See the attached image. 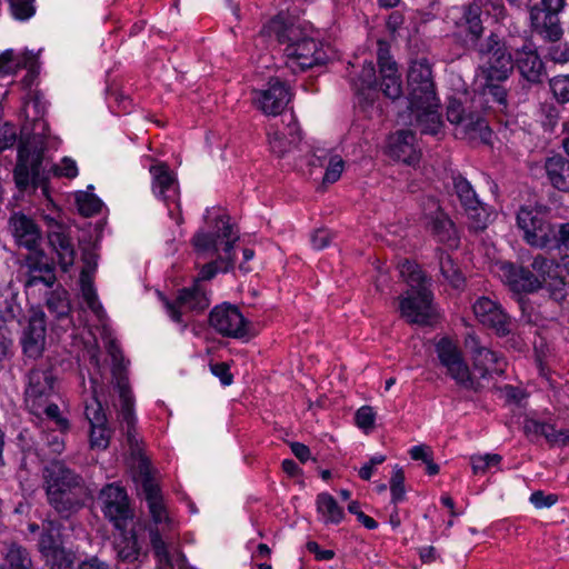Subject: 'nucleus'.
I'll list each match as a JSON object with an SVG mask.
<instances>
[{
  "instance_id": "nucleus-1",
  "label": "nucleus",
  "mask_w": 569,
  "mask_h": 569,
  "mask_svg": "<svg viewBox=\"0 0 569 569\" xmlns=\"http://www.w3.org/2000/svg\"><path fill=\"white\" fill-rule=\"evenodd\" d=\"M377 63L378 74L375 63L365 61L361 71L352 80L356 106L362 112L367 113L373 108L379 93L392 102L406 101L408 110L440 107L432 67L428 59L411 61L407 72L406 93L398 64L383 41L378 42Z\"/></svg>"
},
{
  "instance_id": "nucleus-2",
  "label": "nucleus",
  "mask_w": 569,
  "mask_h": 569,
  "mask_svg": "<svg viewBox=\"0 0 569 569\" xmlns=\"http://www.w3.org/2000/svg\"><path fill=\"white\" fill-rule=\"evenodd\" d=\"M476 52L483 59L478 68L477 92L469 102L449 98L446 114L450 123L462 126L467 133H478L487 141L492 131L485 113L492 108L490 103L496 104L500 111L508 107L507 82L515 69L516 48L498 33L490 32Z\"/></svg>"
},
{
  "instance_id": "nucleus-3",
  "label": "nucleus",
  "mask_w": 569,
  "mask_h": 569,
  "mask_svg": "<svg viewBox=\"0 0 569 569\" xmlns=\"http://www.w3.org/2000/svg\"><path fill=\"white\" fill-rule=\"evenodd\" d=\"M32 108L33 116L31 128L26 122L20 132L19 146L17 147V162L12 170L16 188L24 192L42 191L46 198H50V177L44 162L46 144L50 128L44 120L47 111L43 94L36 90L29 91L23 100V112L29 119V108Z\"/></svg>"
},
{
  "instance_id": "nucleus-4",
  "label": "nucleus",
  "mask_w": 569,
  "mask_h": 569,
  "mask_svg": "<svg viewBox=\"0 0 569 569\" xmlns=\"http://www.w3.org/2000/svg\"><path fill=\"white\" fill-rule=\"evenodd\" d=\"M239 237L233 232V224L228 214H219L213 219L210 230L197 231L191 243L198 257L210 256L212 259L199 268L192 281L206 286L219 273H228L234 268V243Z\"/></svg>"
},
{
  "instance_id": "nucleus-5",
  "label": "nucleus",
  "mask_w": 569,
  "mask_h": 569,
  "mask_svg": "<svg viewBox=\"0 0 569 569\" xmlns=\"http://www.w3.org/2000/svg\"><path fill=\"white\" fill-rule=\"evenodd\" d=\"M9 228L18 246L29 250L24 258L27 268L24 287L32 288L43 284L53 288L57 283L56 263L40 247L42 231L37 222L26 213L13 212L9 218Z\"/></svg>"
},
{
  "instance_id": "nucleus-6",
  "label": "nucleus",
  "mask_w": 569,
  "mask_h": 569,
  "mask_svg": "<svg viewBox=\"0 0 569 569\" xmlns=\"http://www.w3.org/2000/svg\"><path fill=\"white\" fill-rule=\"evenodd\" d=\"M270 33L280 44H286L287 66L293 73L306 72L328 63L329 57L322 41L305 33L293 24H286L281 19L273 18L267 26Z\"/></svg>"
},
{
  "instance_id": "nucleus-7",
  "label": "nucleus",
  "mask_w": 569,
  "mask_h": 569,
  "mask_svg": "<svg viewBox=\"0 0 569 569\" xmlns=\"http://www.w3.org/2000/svg\"><path fill=\"white\" fill-rule=\"evenodd\" d=\"M139 475L141 477V495L143 496L151 518V522L147 527L151 549L159 565L172 567V560L167 543V532L171 528V519L163 502L161 489L154 481L147 461L140 463Z\"/></svg>"
},
{
  "instance_id": "nucleus-8",
  "label": "nucleus",
  "mask_w": 569,
  "mask_h": 569,
  "mask_svg": "<svg viewBox=\"0 0 569 569\" xmlns=\"http://www.w3.org/2000/svg\"><path fill=\"white\" fill-rule=\"evenodd\" d=\"M46 493L54 511L62 519H69L84 506L89 489L79 473L62 463H56L47 468Z\"/></svg>"
},
{
  "instance_id": "nucleus-9",
  "label": "nucleus",
  "mask_w": 569,
  "mask_h": 569,
  "mask_svg": "<svg viewBox=\"0 0 569 569\" xmlns=\"http://www.w3.org/2000/svg\"><path fill=\"white\" fill-rule=\"evenodd\" d=\"M547 268H549V260L542 256L533 258L531 269L512 261L501 262L499 267L501 278L508 289L515 295L522 316L530 315L532 307L526 296L543 288Z\"/></svg>"
},
{
  "instance_id": "nucleus-10",
  "label": "nucleus",
  "mask_w": 569,
  "mask_h": 569,
  "mask_svg": "<svg viewBox=\"0 0 569 569\" xmlns=\"http://www.w3.org/2000/svg\"><path fill=\"white\" fill-rule=\"evenodd\" d=\"M435 352L447 376L465 390L479 391L480 382L471 372L458 342L450 336H442L435 341Z\"/></svg>"
},
{
  "instance_id": "nucleus-11",
  "label": "nucleus",
  "mask_w": 569,
  "mask_h": 569,
  "mask_svg": "<svg viewBox=\"0 0 569 569\" xmlns=\"http://www.w3.org/2000/svg\"><path fill=\"white\" fill-rule=\"evenodd\" d=\"M44 236L47 246L51 253L56 267L59 266L63 273L70 271L77 258V250L72 238V229L66 222L51 216H43Z\"/></svg>"
},
{
  "instance_id": "nucleus-12",
  "label": "nucleus",
  "mask_w": 569,
  "mask_h": 569,
  "mask_svg": "<svg viewBox=\"0 0 569 569\" xmlns=\"http://www.w3.org/2000/svg\"><path fill=\"white\" fill-rule=\"evenodd\" d=\"M516 222L529 246L551 250L556 223L550 222L542 211L536 207L521 206Z\"/></svg>"
},
{
  "instance_id": "nucleus-13",
  "label": "nucleus",
  "mask_w": 569,
  "mask_h": 569,
  "mask_svg": "<svg viewBox=\"0 0 569 569\" xmlns=\"http://www.w3.org/2000/svg\"><path fill=\"white\" fill-rule=\"evenodd\" d=\"M149 172L151 190L154 197L163 202L170 219L178 223V179L176 172L166 161H154Z\"/></svg>"
},
{
  "instance_id": "nucleus-14",
  "label": "nucleus",
  "mask_w": 569,
  "mask_h": 569,
  "mask_svg": "<svg viewBox=\"0 0 569 569\" xmlns=\"http://www.w3.org/2000/svg\"><path fill=\"white\" fill-rule=\"evenodd\" d=\"M208 322L217 333L226 338L243 339L249 336V321L238 306L227 301L210 310Z\"/></svg>"
},
{
  "instance_id": "nucleus-15",
  "label": "nucleus",
  "mask_w": 569,
  "mask_h": 569,
  "mask_svg": "<svg viewBox=\"0 0 569 569\" xmlns=\"http://www.w3.org/2000/svg\"><path fill=\"white\" fill-rule=\"evenodd\" d=\"M98 501L104 518L118 530H124L128 520L133 517L124 487L117 482L104 485L99 491Z\"/></svg>"
},
{
  "instance_id": "nucleus-16",
  "label": "nucleus",
  "mask_w": 569,
  "mask_h": 569,
  "mask_svg": "<svg viewBox=\"0 0 569 569\" xmlns=\"http://www.w3.org/2000/svg\"><path fill=\"white\" fill-rule=\"evenodd\" d=\"M433 293L427 287H412L399 300V311L410 325L428 326L431 320Z\"/></svg>"
},
{
  "instance_id": "nucleus-17",
  "label": "nucleus",
  "mask_w": 569,
  "mask_h": 569,
  "mask_svg": "<svg viewBox=\"0 0 569 569\" xmlns=\"http://www.w3.org/2000/svg\"><path fill=\"white\" fill-rule=\"evenodd\" d=\"M57 377L51 368H33L28 373L24 389L26 403L34 415L49 401L54 393Z\"/></svg>"
},
{
  "instance_id": "nucleus-18",
  "label": "nucleus",
  "mask_w": 569,
  "mask_h": 569,
  "mask_svg": "<svg viewBox=\"0 0 569 569\" xmlns=\"http://www.w3.org/2000/svg\"><path fill=\"white\" fill-rule=\"evenodd\" d=\"M472 311L476 319L497 337L505 338L512 332L511 318L498 301L481 296L473 302Z\"/></svg>"
},
{
  "instance_id": "nucleus-19",
  "label": "nucleus",
  "mask_w": 569,
  "mask_h": 569,
  "mask_svg": "<svg viewBox=\"0 0 569 569\" xmlns=\"http://www.w3.org/2000/svg\"><path fill=\"white\" fill-rule=\"evenodd\" d=\"M84 417L89 422V445L92 450H106L110 445L112 430L108 425V418L102 403L96 395L90 402H86Z\"/></svg>"
},
{
  "instance_id": "nucleus-20",
  "label": "nucleus",
  "mask_w": 569,
  "mask_h": 569,
  "mask_svg": "<svg viewBox=\"0 0 569 569\" xmlns=\"http://www.w3.org/2000/svg\"><path fill=\"white\" fill-rule=\"evenodd\" d=\"M109 352L113 361L112 373L117 377V387L121 402L120 417L127 425L129 432L130 429L134 428L137 421L134 415V398L128 378L121 376V371L124 370V360L121 350L114 343H111Z\"/></svg>"
},
{
  "instance_id": "nucleus-21",
  "label": "nucleus",
  "mask_w": 569,
  "mask_h": 569,
  "mask_svg": "<svg viewBox=\"0 0 569 569\" xmlns=\"http://www.w3.org/2000/svg\"><path fill=\"white\" fill-rule=\"evenodd\" d=\"M458 37L467 49L477 50L482 44L485 32L482 9L476 3L463 6L462 14L457 22Z\"/></svg>"
},
{
  "instance_id": "nucleus-22",
  "label": "nucleus",
  "mask_w": 569,
  "mask_h": 569,
  "mask_svg": "<svg viewBox=\"0 0 569 569\" xmlns=\"http://www.w3.org/2000/svg\"><path fill=\"white\" fill-rule=\"evenodd\" d=\"M291 99L290 87L279 78H270L267 88L256 97L258 108L268 116H278Z\"/></svg>"
},
{
  "instance_id": "nucleus-23",
  "label": "nucleus",
  "mask_w": 569,
  "mask_h": 569,
  "mask_svg": "<svg viewBox=\"0 0 569 569\" xmlns=\"http://www.w3.org/2000/svg\"><path fill=\"white\" fill-rule=\"evenodd\" d=\"M515 68L526 81L532 84L542 83L547 74L545 63L537 48L528 40L521 47L516 48Z\"/></svg>"
},
{
  "instance_id": "nucleus-24",
  "label": "nucleus",
  "mask_w": 569,
  "mask_h": 569,
  "mask_svg": "<svg viewBox=\"0 0 569 569\" xmlns=\"http://www.w3.org/2000/svg\"><path fill=\"white\" fill-rule=\"evenodd\" d=\"M426 219V229L437 242L451 249L458 248L460 237L456 223L440 206L433 212L428 213Z\"/></svg>"
},
{
  "instance_id": "nucleus-25",
  "label": "nucleus",
  "mask_w": 569,
  "mask_h": 569,
  "mask_svg": "<svg viewBox=\"0 0 569 569\" xmlns=\"http://www.w3.org/2000/svg\"><path fill=\"white\" fill-rule=\"evenodd\" d=\"M212 301V290L207 286L191 282L190 286L180 288V322L181 317L188 315L197 317L203 315Z\"/></svg>"
},
{
  "instance_id": "nucleus-26",
  "label": "nucleus",
  "mask_w": 569,
  "mask_h": 569,
  "mask_svg": "<svg viewBox=\"0 0 569 569\" xmlns=\"http://www.w3.org/2000/svg\"><path fill=\"white\" fill-rule=\"evenodd\" d=\"M46 341V315L42 310L34 311L29 318L28 326L21 337L23 353L29 358L42 355Z\"/></svg>"
},
{
  "instance_id": "nucleus-27",
  "label": "nucleus",
  "mask_w": 569,
  "mask_h": 569,
  "mask_svg": "<svg viewBox=\"0 0 569 569\" xmlns=\"http://www.w3.org/2000/svg\"><path fill=\"white\" fill-rule=\"evenodd\" d=\"M63 525L58 520H43L41 525L31 522L28 525L30 533H38L37 548L41 556L64 546Z\"/></svg>"
},
{
  "instance_id": "nucleus-28",
  "label": "nucleus",
  "mask_w": 569,
  "mask_h": 569,
  "mask_svg": "<svg viewBox=\"0 0 569 569\" xmlns=\"http://www.w3.org/2000/svg\"><path fill=\"white\" fill-rule=\"evenodd\" d=\"M465 347L470 351L472 366L480 373V378H487L490 373V367L499 361L498 352L481 346L480 338L471 332L465 338Z\"/></svg>"
},
{
  "instance_id": "nucleus-29",
  "label": "nucleus",
  "mask_w": 569,
  "mask_h": 569,
  "mask_svg": "<svg viewBox=\"0 0 569 569\" xmlns=\"http://www.w3.org/2000/svg\"><path fill=\"white\" fill-rule=\"evenodd\" d=\"M523 432L527 437H543L551 448L556 446L566 447L569 445L568 429L557 430L553 423L538 419L527 418L523 423Z\"/></svg>"
},
{
  "instance_id": "nucleus-30",
  "label": "nucleus",
  "mask_w": 569,
  "mask_h": 569,
  "mask_svg": "<svg viewBox=\"0 0 569 569\" xmlns=\"http://www.w3.org/2000/svg\"><path fill=\"white\" fill-rule=\"evenodd\" d=\"M559 13H549L538 11L537 8H530V21L532 31L545 40L557 42L561 39L563 30L560 26Z\"/></svg>"
},
{
  "instance_id": "nucleus-31",
  "label": "nucleus",
  "mask_w": 569,
  "mask_h": 569,
  "mask_svg": "<svg viewBox=\"0 0 569 569\" xmlns=\"http://www.w3.org/2000/svg\"><path fill=\"white\" fill-rule=\"evenodd\" d=\"M462 210L467 218L468 229L476 233L485 231L497 216L495 209L479 198L478 204L468 203L462 207Z\"/></svg>"
},
{
  "instance_id": "nucleus-32",
  "label": "nucleus",
  "mask_w": 569,
  "mask_h": 569,
  "mask_svg": "<svg viewBox=\"0 0 569 569\" xmlns=\"http://www.w3.org/2000/svg\"><path fill=\"white\" fill-rule=\"evenodd\" d=\"M416 134L411 130H399L390 138L389 153L407 164L417 160L415 149Z\"/></svg>"
},
{
  "instance_id": "nucleus-33",
  "label": "nucleus",
  "mask_w": 569,
  "mask_h": 569,
  "mask_svg": "<svg viewBox=\"0 0 569 569\" xmlns=\"http://www.w3.org/2000/svg\"><path fill=\"white\" fill-rule=\"evenodd\" d=\"M545 169L550 184L561 192L569 193V159L559 153L553 154L547 158Z\"/></svg>"
},
{
  "instance_id": "nucleus-34",
  "label": "nucleus",
  "mask_w": 569,
  "mask_h": 569,
  "mask_svg": "<svg viewBox=\"0 0 569 569\" xmlns=\"http://www.w3.org/2000/svg\"><path fill=\"white\" fill-rule=\"evenodd\" d=\"M435 256L439 263L440 273L450 287L456 290H463L467 279L452 256L440 247L436 248Z\"/></svg>"
},
{
  "instance_id": "nucleus-35",
  "label": "nucleus",
  "mask_w": 569,
  "mask_h": 569,
  "mask_svg": "<svg viewBox=\"0 0 569 569\" xmlns=\"http://www.w3.org/2000/svg\"><path fill=\"white\" fill-rule=\"evenodd\" d=\"M14 318L13 307L9 305L8 300L0 301V370L3 369L4 361L13 355V340L6 322Z\"/></svg>"
},
{
  "instance_id": "nucleus-36",
  "label": "nucleus",
  "mask_w": 569,
  "mask_h": 569,
  "mask_svg": "<svg viewBox=\"0 0 569 569\" xmlns=\"http://www.w3.org/2000/svg\"><path fill=\"white\" fill-rule=\"evenodd\" d=\"M316 509L318 515L322 517L325 525H340L345 517V510L339 506L336 498L329 492H320L316 497Z\"/></svg>"
},
{
  "instance_id": "nucleus-37",
  "label": "nucleus",
  "mask_w": 569,
  "mask_h": 569,
  "mask_svg": "<svg viewBox=\"0 0 569 569\" xmlns=\"http://www.w3.org/2000/svg\"><path fill=\"white\" fill-rule=\"evenodd\" d=\"M46 307L57 320L68 318L72 310L68 290L62 284H57L47 293Z\"/></svg>"
},
{
  "instance_id": "nucleus-38",
  "label": "nucleus",
  "mask_w": 569,
  "mask_h": 569,
  "mask_svg": "<svg viewBox=\"0 0 569 569\" xmlns=\"http://www.w3.org/2000/svg\"><path fill=\"white\" fill-rule=\"evenodd\" d=\"M438 109L422 107L417 110H409L415 116L416 126L421 134L437 136L440 132L443 122Z\"/></svg>"
},
{
  "instance_id": "nucleus-39",
  "label": "nucleus",
  "mask_w": 569,
  "mask_h": 569,
  "mask_svg": "<svg viewBox=\"0 0 569 569\" xmlns=\"http://www.w3.org/2000/svg\"><path fill=\"white\" fill-rule=\"evenodd\" d=\"M120 541L116 545L118 559L126 563H133L140 559L141 547L138 541V536L134 529L130 531L122 530Z\"/></svg>"
},
{
  "instance_id": "nucleus-40",
  "label": "nucleus",
  "mask_w": 569,
  "mask_h": 569,
  "mask_svg": "<svg viewBox=\"0 0 569 569\" xmlns=\"http://www.w3.org/2000/svg\"><path fill=\"white\" fill-rule=\"evenodd\" d=\"M0 569H34L29 551L18 545H11L0 563Z\"/></svg>"
},
{
  "instance_id": "nucleus-41",
  "label": "nucleus",
  "mask_w": 569,
  "mask_h": 569,
  "mask_svg": "<svg viewBox=\"0 0 569 569\" xmlns=\"http://www.w3.org/2000/svg\"><path fill=\"white\" fill-rule=\"evenodd\" d=\"M452 188L457 196L461 208L468 203L478 204V194L473 189L471 182L460 172L453 171L451 173Z\"/></svg>"
},
{
  "instance_id": "nucleus-42",
  "label": "nucleus",
  "mask_w": 569,
  "mask_h": 569,
  "mask_svg": "<svg viewBox=\"0 0 569 569\" xmlns=\"http://www.w3.org/2000/svg\"><path fill=\"white\" fill-rule=\"evenodd\" d=\"M44 563L49 569H73L77 555L72 548L66 545L42 556Z\"/></svg>"
},
{
  "instance_id": "nucleus-43",
  "label": "nucleus",
  "mask_w": 569,
  "mask_h": 569,
  "mask_svg": "<svg viewBox=\"0 0 569 569\" xmlns=\"http://www.w3.org/2000/svg\"><path fill=\"white\" fill-rule=\"evenodd\" d=\"M76 204L80 216L89 218L101 212L103 202L94 193L80 191L76 194Z\"/></svg>"
},
{
  "instance_id": "nucleus-44",
  "label": "nucleus",
  "mask_w": 569,
  "mask_h": 569,
  "mask_svg": "<svg viewBox=\"0 0 569 569\" xmlns=\"http://www.w3.org/2000/svg\"><path fill=\"white\" fill-rule=\"evenodd\" d=\"M34 3L36 0H8L12 18L21 22L30 20L36 14Z\"/></svg>"
},
{
  "instance_id": "nucleus-45",
  "label": "nucleus",
  "mask_w": 569,
  "mask_h": 569,
  "mask_svg": "<svg viewBox=\"0 0 569 569\" xmlns=\"http://www.w3.org/2000/svg\"><path fill=\"white\" fill-rule=\"evenodd\" d=\"M345 160L341 158V156L330 154L322 178V186H329L337 182L345 170Z\"/></svg>"
},
{
  "instance_id": "nucleus-46",
  "label": "nucleus",
  "mask_w": 569,
  "mask_h": 569,
  "mask_svg": "<svg viewBox=\"0 0 569 569\" xmlns=\"http://www.w3.org/2000/svg\"><path fill=\"white\" fill-rule=\"evenodd\" d=\"M549 86L558 103H569V74L555 76L552 79H550Z\"/></svg>"
},
{
  "instance_id": "nucleus-47",
  "label": "nucleus",
  "mask_w": 569,
  "mask_h": 569,
  "mask_svg": "<svg viewBox=\"0 0 569 569\" xmlns=\"http://www.w3.org/2000/svg\"><path fill=\"white\" fill-rule=\"evenodd\" d=\"M93 277L94 276H88L87 272H80L79 274V284L82 297L91 310H96V306L99 305Z\"/></svg>"
},
{
  "instance_id": "nucleus-48",
  "label": "nucleus",
  "mask_w": 569,
  "mask_h": 569,
  "mask_svg": "<svg viewBox=\"0 0 569 569\" xmlns=\"http://www.w3.org/2000/svg\"><path fill=\"white\" fill-rule=\"evenodd\" d=\"M547 60L553 63L565 64L569 62V43L568 42H551L545 53Z\"/></svg>"
},
{
  "instance_id": "nucleus-49",
  "label": "nucleus",
  "mask_w": 569,
  "mask_h": 569,
  "mask_svg": "<svg viewBox=\"0 0 569 569\" xmlns=\"http://www.w3.org/2000/svg\"><path fill=\"white\" fill-rule=\"evenodd\" d=\"M355 425L365 432L373 429L376 423V412L371 406H361L355 412Z\"/></svg>"
},
{
  "instance_id": "nucleus-50",
  "label": "nucleus",
  "mask_w": 569,
  "mask_h": 569,
  "mask_svg": "<svg viewBox=\"0 0 569 569\" xmlns=\"http://www.w3.org/2000/svg\"><path fill=\"white\" fill-rule=\"evenodd\" d=\"M502 460L498 453H486L485 456H475L471 458V467L475 475H482L489 468L497 467Z\"/></svg>"
},
{
  "instance_id": "nucleus-51",
  "label": "nucleus",
  "mask_w": 569,
  "mask_h": 569,
  "mask_svg": "<svg viewBox=\"0 0 569 569\" xmlns=\"http://www.w3.org/2000/svg\"><path fill=\"white\" fill-rule=\"evenodd\" d=\"M20 136H18L17 127L11 122L0 124V152L19 144Z\"/></svg>"
},
{
  "instance_id": "nucleus-52",
  "label": "nucleus",
  "mask_w": 569,
  "mask_h": 569,
  "mask_svg": "<svg viewBox=\"0 0 569 569\" xmlns=\"http://www.w3.org/2000/svg\"><path fill=\"white\" fill-rule=\"evenodd\" d=\"M49 172V177L51 178V172L56 177H66L69 179H73L78 176V166L77 162L69 158L63 157L61 160V166L53 164L50 170H47Z\"/></svg>"
},
{
  "instance_id": "nucleus-53",
  "label": "nucleus",
  "mask_w": 569,
  "mask_h": 569,
  "mask_svg": "<svg viewBox=\"0 0 569 569\" xmlns=\"http://www.w3.org/2000/svg\"><path fill=\"white\" fill-rule=\"evenodd\" d=\"M551 250H569V222L556 223Z\"/></svg>"
},
{
  "instance_id": "nucleus-54",
  "label": "nucleus",
  "mask_w": 569,
  "mask_h": 569,
  "mask_svg": "<svg viewBox=\"0 0 569 569\" xmlns=\"http://www.w3.org/2000/svg\"><path fill=\"white\" fill-rule=\"evenodd\" d=\"M36 62V57L32 52H26L23 57V63L18 62L16 67H23L27 68L29 66V69L24 77L21 80V83L23 88L31 89L32 84L34 83L39 72L33 68V63Z\"/></svg>"
},
{
  "instance_id": "nucleus-55",
  "label": "nucleus",
  "mask_w": 569,
  "mask_h": 569,
  "mask_svg": "<svg viewBox=\"0 0 569 569\" xmlns=\"http://www.w3.org/2000/svg\"><path fill=\"white\" fill-rule=\"evenodd\" d=\"M209 368L210 372L219 379L223 387H229L233 383V375L228 362H210Z\"/></svg>"
},
{
  "instance_id": "nucleus-56",
  "label": "nucleus",
  "mask_w": 569,
  "mask_h": 569,
  "mask_svg": "<svg viewBox=\"0 0 569 569\" xmlns=\"http://www.w3.org/2000/svg\"><path fill=\"white\" fill-rule=\"evenodd\" d=\"M559 500L558 495L556 493H546L543 490H536L531 492L529 497L530 503L536 509H545V508H551L555 506Z\"/></svg>"
},
{
  "instance_id": "nucleus-57",
  "label": "nucleus",
  "mask_w": 569,
  "mask_h": 569,
  "mask_svg": "<svg viewBox=\"0 0 569 569\" xmlns=\"http://www.w3.org/2000/svg\"><path fill=\"white\" fill-rule=\"evenodd\" d=\"M159 300L163 303L169 317L173 322H178V291L172 290L171 296L167 297L161 290H157Z\"/></svg>"
},
{
  "instance_id": "nucleus-58",
  "label": "nucleus",
  "mask_w": 569,
  "mask_h": 569,
  "mask_svg": "<svg viewBox=\"0 0 569 569\" xmlns=\"http://www.w3.org/2000/svg\"><path fill=\"white\" fill-rule=\"evenodd\" d=\"M98 253L94 252L93 249L83 248L81 260L83 262V267L80 272H87L88 276H94L98 269Z\"/></svg>"
},
{
  "instance_id": "nucleus-59",
  "label": "nucleus",
  "mask_w": 569,
  "mask_h": 569,
  "mask_svg": "<svg viewBox=\"0 0 569 569\" xmlns=\"http://www.w3.org/2000/svg\"><path fill=\"white\" fill-rule=\"evenodd\" d=\"M332 240L331 232L328 229L320 228L313 231L310 241L311 246L316 250H323L330 246Z\"/></svg>"
},
{
  "instance_id": "nucleus-60",
  "label": "nucleus",
  "mask_w": 569,
  "mask_h": 569,
  "mask_svg": "<svg viewBox=\"0 0 569 569\" xmlns=\"http://www.w3.org/2000/svg\"><path fill=\"white\" fill-rule=\"evenodd\" d=\"M307 550L315 556L317 561H328L335 558L336 553L332 549H322L317 541H308Z\"/></svg>"
},
{
  "instance_id": "nucleus-61",
  "label": "nucleus",
  "mask_w": 569,
  "mask_h": 569,
  "mask_svg": "<svg viewBox=\"0 0 569 569\" xmlns=\"http://www.w3.org/2000/svg\"><path fill=\"white\" fill-rule=\"evenodd\" d=\"M566 0H540L539 3L533 4L531 8H537L538 11L559 13L563 10Z\"/></svg>"
},
{
  "instance_id": "nucleus-62",
  "label": "nucleus",
  "mask_w": 569,
  "mask_h": 569,
  "mask_svg": "<svg viewBox=\"0 0 569 569\" xmlns=\"http://www.w3.org/2000/svg\"><path fill=\"white\" fill-rule=\"evenodd\" d=\"M289 447H290V450L293 453V456L301 463H306L307 461H309L311 459V450L307 445H305L302 442L293 441V442H290Z\"/></svg>"
},
{
  "instance_id": "nucleus-63",
  "label": "nucleus",
  "mask_w": 569,
  "mask_h": 569,
  "mask_svg": "<svg viewBox=\"0 0 569 569\" xmlns=\"http://www.w3.org/2000/svg\"><path fill=\"white\" fill-rule=\"evenodd\" d=\"M270 147H271L272 152L276 153L279 158H282L292 148L286 141V137L280 136L278 133H276L273 139L270 140Z\"/></svg>"
},
{
  "instance_id": "nucleus-64",
  "label": "nucleus",
  "mask_w": 569,
  "mask_h": 569,
  "mask_svg": "<svg viewBox=\"0 0 569 569\" xmlns=\"http://www.w3.org/2000/svg\"><path fill=\"white\" fill-rule=\"evenodd\" d=\"M409 455L412 460L416 461H422L423 463L429 460L431 457H433V452L430 449V447L426 445H417L412 446L409 449Z\"/></svg>"
}]
</instances>
